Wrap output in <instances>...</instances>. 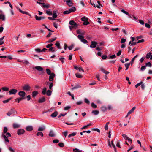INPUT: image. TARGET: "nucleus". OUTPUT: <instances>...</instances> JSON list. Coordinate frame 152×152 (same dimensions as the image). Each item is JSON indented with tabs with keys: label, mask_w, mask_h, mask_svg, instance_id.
<instances>
[{
	"label": "nucleus",
	"mask_w": 152,
	"mask_h": 152,
	"mask_svg": "<svg viewBox=\"0 0 152 152\" xmlns=\"http://www.w3.org/2000/svg\"><path fill=\"white\" fill-rule=\"evenodd\" d=\"M8 130L7 128L6 127H4V128L3 132L4 133H7Z\"/></svg>",
	"instance_id": "48"
},
{
	"label": "nucleus",
	"mask_w": 152,
	"mask_h": 152,
	"mask_svg": "<svg viewBox=\"0 0 152 152\" xmlns=\"http://www.w3.org/2000/svg\"><path fill=\"white\" fill-rule=\"evenodd\" d=\"M53 83H49V88L50 89H51L53 87Z\"/></svg>",
	"instance_id": "53"
},
{
	"label": "nucleus",
	"mask_w": 152,
	"mask_h": 152,
	"mask_svg": "<svg viewBox=\"0 0 152 152\" xmlns=\"http://www.w3.org/2000/svg\"><path fill=\"white\" fill-rule=\"evenodd\" d=\"M146 66H148L150 67H151V64L150 62H149L146 63Z\"/></svg>",
	"instance_id": "49"
},
{
	"label": "nucleus",
	"mask_w": 152,
	"mask_h": 152,
	"mask_svg": "<svg viewBox=\"0 0 152 152\" xmlns=\"http://www.w3.org/2000/svg\"><path fill=\"white\" fill-rule=\"evenodd\" d=\"M31 87L28 85H25L22 87V89L25 91H28L30 90Z\"/></svg>",
	"instance_id": "5"
},
{
	"label": "nucleus",
	"mask_w": 152,
	"mask_h": 152,
	"mask_svg": "<svg viewBox=\"0 0 152 152\" xmlns=\"http://www.w3.org/2000/svg\"><path fill=\"white\" fill-rule=\"evenodd\" d=\"M22 62L23 64H29V62L27 60H23L22 61Z\"/></svg>",
	"instance_id": "46"
},
{
	"label": "nucleus",
	"mask_w": 152,
	"mask_h": 152,
	"mask_svg": "<svg viewBox=\"0 0 152 152\" xmlns=\"http://www.w3.org/2000/svg\"><path fill=\"white\" fill-rule=\"evenodd\" d=\"M55 45L57 47V48L58 49H61V47L60 46V44L59 42H57L55 44Z\"/></svg>",
	"instance_id": "35"
},
{
	"label": "nucleus",
	"mask_w": 152,
	"mask_h": 152,
	"mask_svg": "<svg viewBox=\"0 0 152 152\" xmlns=\"http://www.w3.org/2000/svg\"><path fill=\"white\" fill-rule=\"evenodd\" d=\"M26 93L23 91H21L19 92L18 95H19L22 98L25 99L26 98L25 97Z\"/></svg>",
	"instance_id": "4"
},
{
	"label": "nucleus",
	"mask_w": 152,
	"mask_h": 152,
	"mask_svg": "<svg viewBox=\"0 0 152 152\" xmlns=\"http://www.w3.org/2000/svg\"><path fill=\"white\" fill-rule=\"evenodd\" d=\"M92 107L94 108H97V105L95 104L94 103H92L91 104Z\"/></svg>",
	"instance_id": "45"
},
{
	"label": "nucleus",
	"mask_w": 152,
	"mask_h": 152,
	"mask_svg": "<svg viewBox=\"0 0 152 152\" xmlns=\"http://www.w3.org/2000/svg\"><path fill=\"white\" fill-rule=\"evenodd\" d=\"M55 76V74L53 73H52L50 75L49 77V81H53V80L54 77Z\"/></svg>",
	"instance_id": "10"
},
{
	"label": "nucleus",
	"mask_w": 152,
	"mask_h": 152,
	"mask_svg": "<svg viewBox=\"0 0 152 152\" xmlns=\"http://www.w3.org/2000/svg\"><path fill=\"white\" fill-rule=\"evenodd\" d=\"M81 20L83 22H85L87 21H88V18L87 17H86L85 16H84L82 18Z\"/></svg>",
	"instance_id": "25"
},
{
	"label": "nucleus",
	"mask_w": 152,
	"mask_h": 152,
	"mask_svg": "<svg viewBox=\"0 0 152 152\" xmlns=\"http://www.w3.org/2000/svg\"><path fill=\"white\" fill-rule=\"evenodd\" d=\"M26 130L28 131H31L33 129V128L32 126H27L26 128Z\"/></svg>",
	"instance_id": "14"
},
{
	"label": "nucleus",
	"mask_w": 152,
	"mask_h": 152,
	"mask_svg": "<svg viewBox=\"0 0 152 152\" xmlns=\"http://www.w3.org/2000/svg\"><path fill=\"white\" fill-rule=\"evenodd\" d=\"M2 89L3 91H8L9 90V88L6 87H4L2 88Z\"/></svg>",
	"instance_id": "37"
},
{
	"label": "nucleus",
	"mask_w": 152,
	"mask_h": 152,
	"mask_svg": "<svg viewBox=\"0 0 152 152\" xmlns=\"http://www.w3.org/2000/svg\"><path fill=\"white\" fill-rule=\"evenodd\" d=\"M74 48V45H72L71 46H69L68 47V49L70 50H71L72 49Z\"/></svg>",
	"instance_id": "62"
},
{
	"label": "nucleus",
	"mask_w": 152,
	"mask_h": 152,
	"mask_svg": "<svg viewBox=\"0 0 152 152\" xmlns=\"http://www.w3.org/2000/svg\"><path fill=\"white\" fill-rule=\"evenodd\" d=\"M48 18L50 20H57V21H59V19H56L55 18H52L51 17H48Z\"/></svg>",
	"instance_id": "43"
},
{
	"label": "nucleus",
	"mask_w": 152,
	"mask_h": 152,
	"mask_svg": "<svg viewBox=\"0 0 152 152\" xmlns=\"http://www.w3.org/2000/svg\"><path fill=\"white\" fill-rule=\"evenodd\" d=\"M17 9L20 12L22 13V14H25L27 15H28L29 14L27 12L23 11L18 7H17Z\"/></svg>",
	"instance_id": "16"
},
{
	"label": "nucleus",
	"mask_w": 152,
	"mask_h": 152,
	"mask_svg": "<svg viewBox=\"0 0 152 152\" xmlns=\"http://www.w3.org/2000/svg\"><path fill=\"white\" fill-rule=\"evenodd\" d=\"M121 12H122L123 13L126 14V15H129V13L128 12H127V11L124 10H121Z\"/></svg>",
	"instance_id": "42"
},
{
	"label": "nucleus",
	"mask_w": 152,
	"mask_h": 152,
	"mask_svg": "<svg viewBox=\"0 0 152 152\" xmlns=\"http://www.w3.org/2000/svg\"><path fill=\"white\" fill-rule=\"evenodd\" d=\"M76 134H77V133L76 132H73V133H71V134H69L68 136V137L69 138L71 137L72 136H75L76 135Z\"/></svg>",
	"instance_id": "27"
},
{
	"label": "nucleus",
	"mask_w": 152,
	"mask_h": 152,
	"mask_svg": "<svg viewBox=\"0 0 152 152\" xmlns=\"http://www.w3.org/2000/svg\"><path fill=\"white\" fill-rule=\"evenodd\" d=\"M37 136H40L41 137L43 136V134L42 132H39L37 134Z\"/></svg>",
	"instance_id": "41"
},
{
	"label": "nucleus",
	"mask_w": 152,
	"mask_h": 152,
	"mask_svg": "<svg viewBox=\"0 0 152 152\" xmlns=\"http://www.w3.org/2000/svg\"><path fill=\"white\" fill-rule=\"evenodd\" d=\"M1 19L3 21H4L5 19V17L4 15H1L0 14V19Z\"/></svg>",
	"instance_id": "30"
},
{
	"label": "nucleus",
	"mask_w": 152,
	"mask_h": 152,
	"mask_svg": "<svg viewBox=\"0 0 152 152\" xmlns=\"http://www.w3.org/2000/svg\"><path fill=\"white\" fill-rule=\"evenodd\" d=\"M8 149L11 152H15L14 150L13 149V148L12 147H9Z\"/></svg>",
	"instance_id": "54"
},
{
	"label": "nucleus",
	"mask_w": 152,
	"mask_h": 152,
	"mask_svg": "<svg viewBox=\"0 0 152 152\" xmlns=\"http://www.w3.org/2000/svg\"><path fill=\"white\" fill-rule=\"evenodd\" d=\"M130 65V63H126L125 64V66L126 67V70H127L129 68V66Z\"/></svg>",
	"instance_id": "47"
},
{
	"label": "nucleus",
	"mask_w": 152,
	"mask_h": 152,
	"mask_svg": "<svg viewBox=\"0 0 152 152\" xmlns=\"http://www.w3.org/2000/svg\"><path fill=\"white\" fill-rule=\"evenodd\" d=\"M135 107H133L130 110H129V112H128L127 114V116H126V117L132 113L134 111V110L135 109Z\"/></svg>",
	"instance_id": "15"
},
{
	"label": "nucleus",
	"mask_w": 152,
	"mask_h": 152,
	"mask_svg": "<svg viewBox=\"0 0 152 152\" xmlns=\"http://www.w3.org/2000/svg\"><path fill=\"white\" fill-rule=\"evenodd\" d=\"M58 114V113L57 111H55L51 115V116L52 117L54 118L56 117L57 115Z\"/></svg>",
	"instance_id": "18"
},
{
	"label": "nucleus",
	"mask_w": 152,
	"mask_h": 152,
	"mask_svg": "<svg viewBox=\"0 0 152 152\" xmlns=\"http://www.w3.org/2000/svg\"><path fill=\"white\" fill-rule=\"evenodd\" d=\"M2 137L4 139L5 142H9V140L8 139V137H7L5 135L3 134L2 135Z\"/></svg>",
	"instance_id": "20"
},
{
	"label": "nucleus",
	"mask_w": 152,
	"mask_h": 152,
	"mask_svg": "<svg viewBox=\"0 0 152 152\" xmlns=\"http://www.w3.org/2000/svg\"><path fill=\"white\" fill-rule=\"evenodd\" d=\"M69 24L71 25V26H69V27L71 30H72V28L76 29L78 27V25L73 20L70 21L69 22Z\"/></svg>",
	"instance_id": "1"
},
{
	"label": "nucleus",
	"mask_w": 152,
	"mask_h": 152,
	"mask_svg": "<svg viewBox=\"0 0 152 152\" xmlns=\"http://www.w3.org/2000/svg\"><path fill=\"white\" fill-rule=\"evenodd\" d=\"M84 101L85 103H86V104H90V101L87 98H85V99Z\"/></svg>",
	"instance_id": "56"
},
{
	"label": "nucleus",
	"mask_w": 152,
	"mask_h": 152,
	"mask_svg": "<svg viewBox=\"0 0 152 152\" xmlns=\"http://www.w3.org/2000/svg\"><path fill=\"white\" fill-rule=\"evenodd\" d=\"M38 92L37 91H34L32 92V96L33 97H34L38 94Z\"/></svg>",
	"instance_id": "21"
},
{
	"label": "nucleus",
	"mask_w": 152,
	"mask_h": 152,
	"mask_svg": "<svg viewBox=\"0 0 152 152\" xmlns=\"http://www.w3.org/2000/svg\"><path fill=\"white\" fill-rule=\"evenodd\" d=\"M13 113H14L13 110H12L11 111H10L7 113V115L9 116H10Z\"/></svg>",
	"instance_id": "31"
},
{
	"label": "nucleus",
	"mask_w": 152,
	"mask_h": 152,
	"mask_svg": "<svg viewBox=\"0 0 152 152\" xmlns=\"http://www.w3.org/2000/svg\"><path fill=\"white\" fill-rule=\"evenodd\" d=\"M75 75L76 77L79 78H81L82 77V76L79 73H76Z\"/></svg>",
	"instance_id": "40"
},
{
	"label": "nucleus",
	"mask_w": 152,
	"mask_h": 152,
	"mask_svg": "<svg viewBox=\"0 0 152 152\" xmlns=\"http://www.w3.org/2000/svg\"><path fill=\"white\" fill-rule=\"evenodd\" d=\"M81 32L82 31L80 29H78L76 31V32L78 34H81Z\"/></svg>",
	"instance_id": "63"
},
{
	"label": "nucleus",
	"mask_w": 152,
	"mask_h": 152,
	"mask_svg": "<svg viewBox=\"0 0 152 152\" xmlns=\"http://www.w3.org/2000/svg\"><path fill=\"white\" fill-rule=\"evenodd\" d=\"M58 145L60 147H63L64 146V145L62 142H60L58 143Z\"/></svg>",
	"instance_id": "58"
},
{
	"label": "nucleus",
	"mask_w": 152,
	"mask_h": 152,
	"mask_svg": "<svg viewBox=\"0 0 152 152\" xmlns=\"http://www.w3.org/2000/svg\"><path fill=\"white\" fill-rule=\"evenodd\" d=\"M45 97H43L42 98H40L38 100V102L40 103H42L45 102Z\"/></svg>",
	"instance_id": "13"
},
{
	"label": "nucleus",
	"mask_w": 152,
	"mask_h": 152,
	"mask_svg": "<svg viewBox=\"0 0 152 152\" xmlns=\"http://www.w3.org/2000/svg\"><path fill=\"white\" fill-rule=\"evenodd\" d=\"M35 18L36 19V20H41L40 17H39L36 15L35 16Z\"/></svg>",
	"instance_id": "51"
},
{
	"label": "nucleus",
	"mask_w": 152,
	"mask_h": 152,
	"mask_svg": "<svg viewBox=\"0 0 152 152\" xmlns=\"http://www.w3.org/2000/svg\"><path fill=\"white\" fill-rule=\"evenodd\" d=\"M53 45L52 44H48L46 46V48H49L50 47H52L53 46Z\"/></svg>",
	"instance_id": "64"
},
{
	"label": "nucleus",
	"mask_w": 152,
	"mask_h": 152,
	"mask_svg": "<svg viewBox=\"0 0 152 152\" xmlns=\"http://www.w3.org/2000/svg\"><path fill=\"white\" fill-rule=\"evenodd\" d=\"M126 41V39H125L122 38L121 40V43H123L125 42Z\"/></svg>",
	"instance_id": "59"
},
{
	"label": "nucleus",
	"mask_w": 152,
	"mask_h": 152,
	"mask_svg": "<svg viewBox=\"0 0 152 152\" xmlns=\"http://www.w3.org/2000/svg\"><path fill=\"white\" fill-rule=\"evenodd\" d=\"M46 70L47 74L49 75H51V71L49 69H47Z\"/></svg>",
	"instance_id": "44"
},
{
	"label": "nucleus",
	"mask_w": 152,
	"mask_h": 152,
	"mask_svg": "<svg viewBox=\"0 0 152 152\" xmlns=\"http://www.w3.org/2000/svg\"><path fill=\"white\" fill-rule=\"evenodd\" d=\"M57 39V38L55 37L54 38L50 39L48 41L46 42V43H51L55 40H56Z\"/></svg>",
	"instance_id": "12"
},
{
	"label": "nucleus",
	"mask_w": 152,
	"mask_h": 152,
	"mask_svg": "<svg viewBox=\"0 0 152 152\" xmlns=\"http://www.w3.org/2000/svg\"><path fill=\"white\" fill-rule=\"evenodd\" d=\"M13 127L14 128H18L20 127V125L16 124H13Z\"/></svg>",
	"instance_id": "34"
},
{
	"label": "nucleus",
	"mask_w": 152,
	"mask_h": 152,
	"mask_svg": "<svg viewBox=\"0 0 152 152\" xmlns=\"http://www.w3.org/2000/svg\"><path fill=\"white\" fill-rule=\"evenodd\" d=\"M142 83V82H140L139 83H137V84L135 86V87L137 88L139 86H140L141 84Z\"/></svg>",
	"instance_id": "52"
},
{
	"label": "nucleus",
	"mask_w": 152,
	"mask_h": 152,
	"mask_svg": "<svg viewBox=\"0 0 152 152\" xmlns=\"http://www.w3.org/2000/svg\"><path fill=\"white\" fill-rule=\"evenodd\" d=\"M46 13L49 15H53V13L50 11V9H49L48 10H47Z\"/></svg>",
	"instance_id": "28"
},
{
	"label": "nucleus",
	"mask_w": 152,
	"mask_h": 152,
	"mask_svg": "<svg viewBox=\"0 0 152 152\" xmlns=\"http://www.w3.org/2000/svg\"><path fill=\"white\" fill-rule=\"evenodd\" d=\"M46 90H47V88L45 87H44L42 91V94L43 95H45V94Z\"/></svg>",
	"instance_id": "24"
},
{
	"label": "nucleus",
	"mask_w": 152,
	"mask_h": 152,
	"mask_svg": "<svg viewBox=\"0 0 152 152\" xmlns=\"http://www.w3.org/2000/svg\"><path fill=\"white\" fill-rule=\"evenodd\" d=\"M75 7H73L68 10L64 11L63 13L65 14H67L71 13L72 12L75 11Z\"/></svg>",
	"instance_id": "2"
},
{
	"label": "nucleus",
	"mask_w": 152,
	"mask_h": 152,
	"mask_svg": "<svg viewBox=\"0 0 152 152\" xmlns=\"http://www.w3.org/2000/svg\"><path fill=\"white\" fill-rule=\"evenodd\" d=\"M80 87H81V86H79V85H77L76 86H75L72 88H71V90H73L74 89H76L78 88H80Z\"/></svg>",
	"instance_id": "32"
},
{
	"label": "nucleus",
	"mask_w": 152,
	"mask_h": 152,
	"mask_svg": "<svg viewBox=\"0 0 152 152\" xmlns=\"http://www.w3.org/2000/svg\"><path fill=\"white\" fill-rule=\"evenodd\" d=\"M77 38L80 39L81 41L84 44H86L88 43L87 41L85 39H83L84 38V37L82 35H78L77 36Z\"/></svg>",
	"instance_id": "3"
},
{
	"label": "nucleus",
	"mask_w": 152,
	"mask_h": 152,
	"mask_svg": "<svg viewBox=\"0 0 152 152\" xmlns=\"http://www.w3.org/2000/svg\"><path fill=\"white\" fill-rule=\"evenodd\" d=\"M45 126H42L39 127L38 129V131H43L45 129Z\"/></svg>",
	"instance_id": "17"
},
{
	"label": "nucleus",
	"mask_w": 152,
	"mask_h": 152,
	"mask_svg": "<svg viewBox=\"0 0 152 152\" xmlns=\"http://www.w3.org/2000/svg\"><path fill=\"white\" fill-rule=\"evenodd\" d=\"M53 18H57V15L56 14V11H53V14L52 15Z\"/></svg>",
	"instance_id": "29"
},
{
	"label": "nucleus",
	"mask_w": 152,
	"mask_h": 152,
	"mask_svg": "<svg viewBox=\"0 0 152 152\" xmlns=\"http://www.w3.org/2000/svg\"><path fill=\"white\" fill-rule=\"evenodd\" d=\"M49 135L50 136L53 137L55 136V134L51 130L50 131V132H49Z\"/></svg>",
	"instance_id": "23"
},
{
	"label": "nucleus",
	"mask_w": 152,
	"mask_h": 152,
	"mask_svg": "<svg viewBox=\"0 0 152 152\" xmlns=\"http://www.w3.org/2000/svg\"><path fill=\"white\" fill-rule=\"evenodd\" d=\"M25 132V130L23 129H19L17 131V134L20 135L23 134Z\"/></svg>",
	"instance_id": "8"
},
{
	"label": "nucleus",
	"mask_w": 152,
	"mask_h": 152,
	"mask_svg": "<svg viewBox=\"0 0 152 152\" xmlns=\"http://www.w3.org/2000/svg\"><path fill=\"white\" fill-rule=\"evenodd\" d=\"M97 43L95 41H92L91 42V44L90 46L91 48H94L96 46Z\"/></svg>",
	"instance_id": "9"
},
{
	"label": "nucleus",
	"mask_w": 152,
	"mask_h": 152,
	"mask_svg": "<svg viewBox=\"0 0 152 152\" xmlns=\"http://www.w3.org/2000/svg\"><path fill=\"white\" fill-rule=\"evenodd\" d=\"M70 107H71L69 106H67L64 108V110H66L69 109L70 108Z\"/></svg>",
	"instance_id": "55"
},
{
	"label": "nucleus",
	"mask_w": 152,
	"mask_h": 152,
	"mask_svg": "<svg viewBox=\"0 0 152 152\" xmlns=\"http://www.w3.org/2000/svg\"><path fill=\"white\" fill-rule=\"evenodd\" d=\"M92 113L94 115H97L99 113V111L97 110H94L92 111Z\"/></svg>",
	"instance_id": "19"
},
{
	"label": "nucleus",
	"mask_w": 152,
	"mask_h": 152,
	"mask_svg": "<svg viewBox=\"0 0 152 152\" xmlns=\"http://www.w3.org/2000/svg\"><path fill=\"white\" fill-rule=\"evenodd\" d=\"M48 50L49 51H52V52H54L56 51L55 49L53 47H52L49 49Z\"/></svg>",
	"instance_id": "33"
},
{
	"label": "nucleus",
	"mask_w": 152,
	"mask_h": 152,
	"mask_svg": "<svg viewBox=\"0 0 152 152\" xmlns=\"http://www.w3.org/2000/svg\"><path fill=\"white\" fill-rule=\"evenodd\" d=\"M34 69H35L39 72H41L42 73L43 70V68L40 66H35Z\"/></svg>",
	"instance_id": "11"
},
{
	"label": "nucleus",
	"mask_w": 152,
	"mask_h": 152,
	"mask_svg": "<svg viewBox=\"0 0 152 152\" xmlns=\"http://www.w3.org/2000/svg\"><path fill=\"white\" fill-rule=\"evenodd\" d=\"M100 70L103 73H104L106 75H107L109 73V72H108V71H106V70H105L103 68H100Z\"/></svg>",
	"instance_id": "22"
},
{
	"label": "nucleus",
	"mask_w": 152,
	"mask_h": 152,
	"mask_svg": "<svg viewBox=\"0 0 152 152\" xmlns=\"http://www.w3.org/2000/svg\"><path fill=\"white\" fill-rule=\"evenodd\" d=\"M24 99L22 98H17L15 100V101H18V103H19L23 99Z\"/></svg>",
	"instance_id": "39"
},
{
	"label": "nucleus",
	"mask_w": 152,
	"mask_h": 152,
	"mask_svg": "<svg viewBox=\"0 0 152 152\" xmlns=\"http://www.w3.org/2000/svg\"><path fill=\"white\" fill-rule=\"evenodd\" d=\"M52 91L50 90H48L46 92V94L47 96H50L51 94Z\"/></svg>",
	"instance_id": "36"
},
{
	"label": "nucleus",
	"mask_w": 152,
	"mask_h": 152,
	"mask_svg": "<svg viewBox=\"0 0 152 152\" xmlns=\"http://www.w3.org/2000/svg\"><path fill=\"white\" fill-rule=\"evenodd\" d=\"M122 136L125 140H127V139H128V138L129 137L127 136L125 134H123L122 135Z\"/></svg>",
	"instance_id": "57"
},
{
	"label": "nucleus",
	"mask_w": 152,
	"mask_h": 152,
	"mask_svg": "<svg viewBox=\"0 0 152 152\" xmlns=\"http://www.w3.org/2000/svg\"><path fill=\"white\" fill-rule=\"evenodd\" d=\"M92 130L95 131H97L99 133H100V130L98 128H93L92 129Z\"/></svg>",
	"instance_id": "60"
},
{
	"label": "nucleus",
	"mask_w": 152,
	"mask_h": 152,
	"mask_svg": "<svg viewBox=\"0 0 152 152\" xmlns=\"http://www.w3.org/2000/svg\"><path fill=\"white\" fill-rule=\"evenodd\" d=\"M49 4H45L44 5H43L42 7L44 8H48L49 7Z\"/></svg>",
	"instance_id": "50"
},
{
	"label": "nucleus",
	"mask_w": 152,
	"mask_h": 152,
	"mask_svg": "<svg viewBox=\"0 0 152 152\" xmlns=\"http://www.w3.org/2000/svg\"><path fill=\"white\" fill-rule=\"evenodd\" d=\"M151 55V52L148 53L146 56V58L147 59L149 58Z\"/></svg>",
	"instance_id": "38"
},
{
	"label": "nucleus",
	"mask_w": 152,
	"mask_h": 152,
	"mask_svg": "<svg viewBox=\"0 0 152 152\" xmlns=\"http://www.w3.org/2000/svg\"><path fill=\"white\" fill-rule=\"evenodd\" d=\"M17 92V90L15 89H11L9 92V94L12 95L14 94L15 95L16 93Z\"/></svg>",
	"instance_id": "7"
},
{
	"label": "nucleus",
	"mask_w": 152,
	"mask_h": 152,
	"mask_svg": "<svg viewBox=\"0 0 152 152\" xmlns=\"http://www.w3.org/2000/svg\"><path fill=\"white\" fill-rule=\"evenodd\" d=\"M101 109L102 111L105 112L107 110V108L105 106H102L101 107Z\"/></svg>",
	"instance_id": "26"
},
{
	"label": "nucleus",
	"mask_w": 152,
	"mask_h": 152,
	"mask_svg": "<svg viewBox=\"0 0 152 152\" xmlns=\"http://www.w3.org/2000/svg\"><path fill=\"white\" fill-rule=\"evenodd\" d=\"M67 131H64L62 132L63 134H64V137H66V136H67Z\"/></svg>",
	"instance_id": "61"
},
{
	"label": "nucleus",
	"mask_w": 152,
	"mask_h": 152,
	"mask_svg": "<svg viewBox=\"0 0 152 152\" xmlns=\"http://www.w3.org/2000/svg\"><path fill=\"white\" fill-rule=\"evenodd\" d=\"M64 2H66V4L69 7H71L72 5V0H64Z\"/></svg>",
	"instance_id": "6"
}]
</instances>
